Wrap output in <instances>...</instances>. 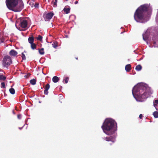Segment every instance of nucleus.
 I'll return each instance as SVG.
<instances>
[{"mask_svg":"<svg viewBox=\"0 0 158 158\" xmlns=\"http://www.w3.org/2000/svg\"><path fill=\"white\" fill-rule=\"evenodd\" d=\"M1 88H6L5 83L3 82L1 83Z\"/></svg>","mask_w":158,"mask_h":158,"instance_id":"nucleus-28","label":"nucleus"},{"mask_svg":"<svg viewBox=\"0 0 158 158\" xmlns=\"http://www.w3.org/2000/svg\"><path fill=\"white\" fill-rule=\"evenodd\" d=\"M131 69V66L130 64L126 65L125 67V69L127 72H129Z\"/></svg>","mask_w":158,"mask_h":158,"instance_id":"nucleus-11","label":"nucleus"},{"mask_svg":"<svg viewBox=\"0 0 158 158\" xmlns=\"http://www.w3.org/2000/svg\"><path fill=\"white\" fill-rule=\"evenodd\" d=\"M6 4L7 8L15 12L20 11L24 8V5L22 0H6Z\"/></svg>","mask_w":158,"mask_h":158,"instance_id":"nucleus-3","label":"nucleus"},{"mask_svg":"<svg viewBox=\"0 0 158 158\" xmlns=\"http://www.w3.org/2000/svg\"><path fill=\"white\" fill-rule=\"evenodd\" d=\"M33 1H34L35 0H32Z\"/></svg>","mask_w":158,"mask_h":158,"instance_id":"nucleus-37","label":"nucleus"},{"mask_svg":"<svg viewBox=\"0 0 158 158\" xmlns=\"http://www.w3.org/2000/svg\"><path fill=\"white\" fill-rule=\"evenodd\" d=\"M36 81L35 79H32L30 81V83L32 85H34L36 84Z\"/></svg>","mask_w":158,"mask_h":158,"instance_id":"nucleus-20","label":"nucleus"},{"mask_svg":"<svg viewBox=\"0 0 158 158\" xmlns=\"http://www.w3.org/2000/svg\"><path fill=\"white\" fill-rule=\"evenodd\" d=\"M104 139L107 141H112L114 142L115 141V138L114 136L106 137L104 138Z\"/></svg>","mask_w":158,"mask_h":158,"instance_id":"nucleus-8","label":"nucleus"},{"mask_svg":"<svg viewBox=\"0 0 158 158\" xmlns=\"http://www.w3.org/2000/svg\"><path fill=\"white\" fill-rule=\"evenodd\" d=\"M3 65L4 66L10 65L12 63L11 57L8 56H5L2 60Z\"/></svg>","mask_w":158,"mask_h":158,"instance_id":"nucleus-5","label":"nucleus"},{"mask_svg":"<svg viewBox=\"0 0 158 158\" xmlns=\"http://www.w3.org/2000/svg\"><path fill=\"white\" fill-rule=\"evenodd\" d=\"M149 6L146 4L140 6L136 10L134 14L135 20L137 22H144V14L148 10Z\"/></svg>","mask_w":158,"mask_h":158,"instance_id":"nucleus-4","label":"nucleus"},{"mask_svg":"<svg viewBox=\"0 0 158 158\" xmlns=\"http://www.w3.org/2000/svg\"><path fill=\"white\" fill-rule=\"evenodd\" d=\"M9 54L11 56H15L18 54V52L15 50L12 49L10 52Z\"/></svg>","mask_w":158,"mask_h":158,"instance_id":"nucleus-10","label":"nucleus"},{"mask_svg":"<svg viewBox=\"0 0 158 158\" xmlns=\"http://www.w3.org/2000/svg\"><path fill=\"white\" fill-rule=\"evenodd\" d=\"M102 128L104 133L108 135H111L117 130V124L114 120L106 118L102 126Z\"/></svg>","mask_w":158,"mask_h":158,"instance_id":"nucleus-2","label":"nucleus"},{"mask_svg":"<svg viewBox=\"0 0 158 158\" xmlns=\"http://www.w3.org/2000/svg\"><path fill=\"white\" fill-rule=\"evenodd\" d=\"M38 50H39V52L40 54L43 55L44 54V48H42L41 49H39Z\"/></svg>","mask_w":158,"mask_h":158,"instance_id":"nucleus-14","label":"nucleus"},{"mask_svg":"<svg viewBox=\"0 0 158 158\" xmlns=\"http://www.w3.org/2000/svg\"><path fill=\"white\" fill-rule=\"evenodd\" d=\"M22 57L23 60H25L26 59L25 56L23 53H22Z\"/></svg>","mask_w":158,"mask_h":158,"instance_id":"nucleus-29","label":"nucleus"},{"mask_svg":"<svg viewBox=\"0 0 158 158\" xmlns=\"http://www.w3.org/2000/svg\"><path fill=\"white\" fill-rule=\"evenodd\" d=\"M34 40V37L31 36V37H29L28 39V41L29 43L30 44L33 43Z\"/></svg>","mask_w":158,"mask_h":158,"instance_id":"nucleus-13","label":"nucleus"},{"mask_svg":"<svg viewBox=\"0 0 158 158\" xmlns=\"http://www.w3.org/2000/svg\"><path fill=\"white\" fill-rule=\"evenodd\" d=\"M69 78L68 77H66L64 79L63 81H64L65 83H67L68 82V81L69 80Z\"/></svg>","mask_w":158,"mask_h":158,"instance_id":"nucleus-27","label":"nucleus"},{"mask_svg":"<svg viewBox=\"0 0 158 158\" xmlns=\"http://www.w3.org/2000/svg\"><path fill=\"white\" fill-rule=\"evenodd\" d=\"M152 94L150 87L141 84L135 85L132 89L133 95L134 97L135 95L137 100L139 102L143 101V99L147 98Z\"/></svg>","mask_w":158,"mask_h":158,"instance_id":"nucleus-1","label":"nucleus"},{"mask_svg":"<svg viewBox=\"0 0 158 158\" xmlns=\"http://www.w3.org/2000/svg\"><path fill=\"white\" fill-rule=\"evenodd\" d=\"M31 44V48L33 49L34 50L35 49H36V45L35 44L33 43H32V44Z\"/></svg>","mask_w":158,"mask_h":158,"instance_id":"nucleus-17","label":"nucleus"},{"mask_svg":"<svg viewBox=\"0 0 158 158\" xmlns=\"http://www.w3.org/2000/svg\"><path fill=\"white\" fill-rule=\"evenodd\" d=\"M63 10L65 12L66 14H68L70 12V8H64L63 9Z\"/></svg>","mask_w":158,"mask_h":158,"instance_id":"nucleus-16","label":"nucleus"},{"mask_svg":"<svg viewBox=\"0 0 158 158\" xmlns=\"http://www.w3.org/2000/svg\"><path fill=\"white\" fill-rule=\"evenodd\" d=\"M9 91L10 93L12 94H14L15 93V91L14 89L13 88H10L9 89Z\"/></svg>","mask_w":158,"mask_h":158,"instance_id":"nucleus-22","label":"nucleus"},{"mask_svg":"<svg viewBox=\"0 0 158 158\" xmlns=\"http://www.w3.org/2000/svg\"><path fill=\"white\" fill-rule=\"evenodd\" d=\"M158 104V99L157 100H155L154 101V106L156 107V106H157V104Z\"/></svg>","mask_w":158,"mask_h":158,"instance_id":"nucleus-24","label":"nucleus"},{"mask_svg":"<svg viewBox=\"0 0 158 158\" xmlns=\"http://www.w3.org/2000/svg\"><path fill=\"white\" fill-rule=\"evenodd\" d=\"M27 21L26 20H22L21 21L20 26L21 27L25 28L27 26Z\"/></svg>","mask_w":158,"mask_h":158,"instance_id":"nucleus-7","label":"nucleus"},{"mask_svg":"<svg viewBox=\"0 0 158 158\" xmlns=\"http://www.w3.org/2000/svg\"><path fill=\"white\" fill-rule=\"evenodd\" d=\"M154 116L155 118H158V112L157 111H155L153 113Z\"/></svg>","mask_w":158,"mask_h":158,"instance_id":"nucleus-23","label":"nucleus"},{"mask_svg":"<svg viewBox=\"0 0 158 158\" xmlns=\"http://www.w3.org/2000/svg\"><path fill=\"white\" fill-rule=\"evenodd\" d=\"M4 39L2 35L0 34V44L2 43H3L4 41Z\"/></svg>","mask_w":158,"mask_h":158,"instance_id":"nucleus-19","label":"nucleus"},{"mask_svg":"<svg viewBox=\"0 0 158 158\" xmlns=\"http://www.w3.org/2000/svg\"><path fill=\"white\" fill-rule=\"evenodd\" d=\"M78 3V1H76L75 2V4H77Z\"/></svg>","mask_w":158,"mask_h":158,"instance_id":"nucleus-34","label":"nucleus"},{"mask_svg":"<svg viewBox=\"0 0 158 158\" xmlns=\"http://www.w3.org/2000/svg\"><path fill=\"white\" fill-rule=\"evenodd\" d=\"M17 118L19 119H20L21 118V114H18L17 115Z\"/></svg>","mask_w":158,"mask_h":158,"instance_id":"nucleus-31","label":"nucleus"},{"mask_svg":"<svg viewBox=\"0 0 158 158\" xmlns=\"http://www.w3.org/2000/svg\"><path fill=\"white\" fill-rule=\"evenodd\" d=\"M52 81L54 83H56L59 80V78L57 76L53 77L52 79Z\"/></svg>","mask_w":158,"mask_h":158,"instance_id":"nucleus-12","label":"nucleus"},{"mask_svg":"<svg viewBox=\"0 0 158 158\" xmlns=\"http://www.w3.org/2000/svg\"><path fill=\"white\" fill-rule=\"evenodd\" d=\"M52 45L54 48H56L58 46V42L56 41L54 42Z\"/></svg>","mask_w":158,"mask_h":158,"instance_id":"nucleus-18","label":"nucleus"},{"mask_svg":"<svg viewBox=\"0 0 158 158\" xmlns=\"http://www.w3.org/2000/svg\"><path fill=\"white\" fill-rule=\"evenodd\" d=\"M19 128V129H20V130H21V128Z\"/></svg>","mask_w":158,"mask_h":158,"instance_id":"nucleus-36","label":"nucleus"},{"mask_svg":"<svg viewBox=\"0 0 158 158\" xmlns=\"http://www.w3.org/2000/svg\"><path fill=\"white\" fill-rule=\"evenodd\" d=\"M42 38L43 37L41 35H39L38 37H36V39L37 40L41 41L42 40Z\"/></svg>","mask_w":158,"mask_h":158,"instance_id":"nucleus-26","label":"nucleus"},{"mask_svg":"<svg viewBox=\"0 0 158 158\" xmlns=\"http://www.w3.org/2000/svg\"><path fill=\"white\" fill-rule=\"evenodd\" d=\"M143 40H146V39L145 38L144 36L143 35Z\"/></svg>","mask_w":158,"mask_h":158,"instance_id":"nucleus-33","label":"nucleus"},{"mask_svg":"<svg viewBox=\"0 0 158 158\" xmlns=\"http://www.w3.org/2000/svg\"><path fill=\"white\" fill-rule=\"evenodd\" d=\"M142 67L140 64H139L136 66L135 69L137 71H139L142 69Z\"/></svg>","mask_w":158,"mask_h":158,"instance_id":"nucleus-15","label":"nucleus"},{"mask_svg":"<svg viewBox=\"0 0 158 158\" xmlns=\"http://www.w3.org/2000/svg\"><path fill=\"white\" fill-rule=\"evenodd\" d=\"M50 85L48 84H47L45 86V90L44 91V93L45 94L47 95L48 92V90L50 88Z\"/></svg>","mask_w":158,"mask_h":158,"instance_id":"nucleus-9","label":"nucleus"},{"mask_svg":"<svg viewBox=\"0 0 158 158\" xmlns=\"http://www.w3.org/2000/svg\"><path fill=\"white\" fill-rule=\"evenodd\" d=\"M6 79V77L4 76L3 75H0V80L5 81Z\"/></svg>","mask_w":158,"mask_h":158,"instance_id":"nucleus-21","label":"nucleus"},{"mask_svg":"<svg viewBox=\"0 0 158 158\" xmlns=\"http://www.w3.org/2000/svg\"><path fill=\"white\" fill-rule=\"evenodd\" d=\"M30 75H31V74H30V73H28L27 74V75H25L24 76V77L26 78H28V77H29V76H30Z\"/></svg>","mask_w":158,"mask_h":158,"instance_id":"nucleus-30","label":"nucleus"},{"mask_svg":"<svg viewBox=\"0 0 158 158\" xmlns=\"http://www.w3.org/2000/svg\"><path fill=\"white\" fill-rule=\"evenodd\" d=\"M76 59L77 60V59H78V58H76Z\"/></svg>","mask_w":158,"mask_h":158,"instance_id":"nucleus-35","label":"nucleus"},{"mask_svg":"<svg viewBox=\"0 0 158 158\" xmlns=\"http://www.w3.org/2000/svg\"><path fill=\"white\" fill-rule=\"evenodd\" d=\"M143 117V116L142 114H141L139 115V117L140 119H141Z\"/></svg>","mask_w":158,"mask_h":158,"instance_id":"nucleus-32","label":"nucleus"},{"mask_svg":"<svg viewBox=\"0 0 158 158\" xmlns=\"http://www.w3.org/2000/svg\"><path fill=\"white\" fill-rule=\"evenodd\" d=\"M54 14L52 12H49L43 15V17L45 21H48L51 19L53 17Z\"/></svg>","mask_w":158,"mask_h":158,"instance_id":"nucleus-6","label":"nucleus"},{"mask_svg":"<svg viewBox=\"0 0 158 158\" xmlns=\"http://www.w3.org/2000/svg\"><path fill=\"white\" fill-rule=\"evenodd\" d=\"M55 1L53 2V6L54 7H56L57 6V0H54Z\"/></svg>","mask_w":158,"mask_h":158,"instance_id":"nucleus-25","label":"nucleus"}]
</instances>
